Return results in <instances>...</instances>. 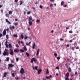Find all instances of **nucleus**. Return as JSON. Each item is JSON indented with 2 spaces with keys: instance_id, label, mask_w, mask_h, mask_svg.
Here are the masks:
<instances>
[{
  "instance_id": "nucleus-1",
  "label": "nucleus",
  "mask_w": 80,
  "mask_h": 80,
  "mask_svg": "<svg viewBox=\"0 0 80 80\" xmlns=\"http://www.w3.org/2000/svg\"><path fill=\"white\" fill-rule=\"evenodd\" d=\"M65 76H66V78H65V80H69V73L67 72L65 74Z\"/></svg>"
},
{
  "instance_id": "nucleus-2",
  "label": "nucleus",
  "mask_w": 80,
  "mask_h": 80,
  "mask_svg": "<svg viewBox=\"0 0 80 80\" xmlns=\"http://www.w3.org/2000/svg\"><path fill=\"white\" fill-rule=\"evenodd\" d=\"M33 61H34V62H36L37 61V60L34 58H32V59H31L30 60V62L31 63H33Z\"/></svg>"
},
{
  "instance_id": "nucleus-3",
  "label": "nucleus",
  "mask_w": 80,
  "mask_h": 80,
  "mask_svg": "<svg viewBox=\"0 0 80 80\" xmlns=\"http://www.w3.org/2000/svg\"><path fill=\"white\" fill-rule=\"evenodd\" d=\"M19 72H20V73L22 74L25 73V71H24V69L23 68H21V69L19 71Z\"/></svg>"
},
{
  "instance_id": "nucleus-4",
  "label": "nucleus",
  "mask_w": 80,
  "mask_h": 80,
  "mask_svg": "<svg viewBox=\"0 0 80 80\" xmlns=\"http://www.w3.org/2000/svg\"><path fill=\"white\" fill-rule=\"evenodd\" d=\"M8 52H7V51L5 50L4 51L3 54V56H6V55H8Z\"/></svg>"
},
{
  "instance_id": "nucleus-5",
  "label": "nucleus",
  "mask_w": 80,
  "mask_h": 80,
  "mask_svg": "<svg viewBox=\"0 0 80 80\" xmlns=\"http://www.w3.org/2000/svg\"><path fill=\"white\" fill-rule=\"evenodd\" d=\"M6 29H4V30L3 32H2V34L3 35V36H4L6 35Z\"/></svg>"
},
{
  "instance_id": "nucleus-6",
  "label": "nucleus",
  "mask_w": 80,
  "mask_h": 80,
  "mask_svg": "<svg viewBox=\"0 0 80 80\" xmlns=\"http://www.w3.org/2000/svg\"><path fill=\"white\" fill-rule=\"evenodd\" d=\"M8 41H7V40H6V42H5V45H6V47L7 48H8V45L7 44L8 43Z\"/></svg>"
},
{
  "instance_id": "nucleus-7",
  "label": "nucleus",
  "mask_w": 80,
  "mask_h": 80,
  "mask_svg": "<svg viewBox=\"0 0 80 80\" xmlns=\"http://www.w3.org/2000/svg\"><path fill=\"white\" fill-rule=\"evenodd\" d=\"M38 74H40L41 73V72L42 71V70L41 69H39V70H38Z\"/></svg>"
},
{
  "instance_id": "nucleus-8",
  "label": "nucleus",
  "mask_w": 80,
  "mask_h": 80,
  "mask_svg": "<svg viewBox=\"0 0 80 80\" xmlns=\"http://www.w3.org/2000/svg\"><path fill=\"white\" fill-rule=\"evenodd\" d=\"M14 52L15 53H18V52H19V51L18 49L15 48L14 49Z\"/></svg>"
},
{
  "instance_id": "nucleus-9",
  "label": "nucleus",
  "mask_w": 80,
  "mask_h": 80,
  "mask_svg": "<svg viewBox=\"0 0 80 80\" xmlns=\"http://www.w3.org/2000/svg\"><path fill=\"white\" fill-rule=\"evenodd\" d=\"M70 49L72 51H74V48L72 46H71V45H70Z\"/></svg>"
},
{
  "instance_id": "nucleus-10",
  "label": "nucleus",
  "mask_w": 80,
  "mask_h": 80,
  "mask_svg": "<svg viewBox=\"0 0 80 80\" xmlns=\"http://www.w3.org/2000/svg\"><path fill=\"white\" fill-rule=\"evenodd\" d=\"M10 55H13V51L11 49H10Z\"/></svg>"
},
{
  "instance_id": "nucleus-11",
  "label": "nucleus",
  "mask_w": 80,
  "mask_h": 80,
  "mask_svg": "<svg viewBox=\"0 0 80 80\" xmlns=\"http://www.w3.org/2000/svg\"><path fill=\"white\" fill-rule=\"evenodd\" d=\"M38 66H36L35 67V68H34V67H33V69L34 70V69H36V70L38 71Z\"/></svg>"
},
{
  "instance_id": "nucleus-12",
  "label": "nucleus",
  "mask_w": 80,
  "mask_h": 80,
  "mask_svg": "<svg viewBox=\"0 0 80 80\" xmlns=\"http://www.w3.org/2000/svg\"><path fill=\"white\" fill-rule=\"evenodd\" d=\"M7 72H5L4 73L3 77L4 78L6 77V76L7 75Z\"/></svg>"
},
{
  "instance_id": "nucleus-13",
  "label": "nucleus",
  "mask_w": 80,
  "mask_h": 80,
  "mask_svg": "<svg viewBox=\"0 0 80 80\" xmlns=\"http://www.w3.org/2000/svg\"><path fill=\"white\" fill-rule=\"evenodd\" d=\"M68 71L69 72H72V70H71V68L70 67L68 69Z\"/></svg>"
},
{
  "instance_id": "nucleus-14",
  "label": "nucleus",
  "mask_w": 80,
  "mask_h": 80,
  "mask_svg": "<svg viewBox=\"0 0 80 80\" xmlns=\"http://www.w3.org/2000/svg\"><path fill=\"white\" fill-rule=\"evenodd\" d=\"M32 20V16H30V17H29V21H31Z\"/></svg>"
},
{
  "instance_id": "nucleus-15",
  "label": "nucleus",
  "mask_w": 80,
  "mask_h": 80,
  "mask_svg": "<svg viewBox=\"0 0 80 80\" xmlns=\"http://www.w3.org/2000/svg\"><path fill=\"white\" fill-rule=\"evenodd\" d=\"M34 45H33V47H32V48L33 49H35V47H36V44H35V43H34Z\"/></svg>"
},
{
  "instance_id": "nucleus-16",
  "label": "nucleus",
  "mask_w": 80,
  "mask_h": 80,
  "mask_svg": "<svg viewBox=\"0 0 80 80\" xmlns=\"http://www.w3.org/2000/svg\"><path fill=\"white\" fill-rule=\"evenodd\" d=\"M20 38L22 39H24V35H23V34H21V35H20Z\"/></svg>"
},
{
  "instance_id": "nucleus-17",
  "label": "nucleus",
  "mask_w": 80,
  "mask_h": 80,
  "mask_svg": "<svg viewBox=\"0 0 80 80\" xmlns=\"http://www.w3.org/2000/svg\"><path fill=\"white\" fill-rule=\"evenodd\" d=\"M32 22L31 21L29 22V26H31L32 25Z\"/></svg>"
},
{
  "instance_id": "nucleus-18",
  "label": "nucleus",
  "mask_w": 80,
  "mask_h": 80,
  "mask_svg": "<svg viewBox=\"0 0 80 80\" xmlns=\"http://www.w3.org/2000/svg\"><path fill=\"white\" fill-rule=\"evenodd\" d=\"M6 22H8L9 24H10V22L9 21H8V20L7 19H6Z\"/></svg>"
},
{
  "instance_id": "nucleus-19",
  "label": "nucleus",
  "mask_w": 80,
  "mask_h": 80,
  "mask_svg": "<svg viewBox=\"0 0 80 80\" xmlns=\"http://www.w3.org/2000/svg\"><path fill=\"white\" fill-rule=\"evenodd\" d=\"M23 49L25 51H27V48H26V46H24V47H23Z\"/></svg>"
},
{
  "instance_id": "nucleus-20",
  "label": "nucleus",
  "mask_w": 80,
  "mask_h": 80,
  "mask_svg": "<svg viewBox=\"0 0 80 80\" xmlns=\"http://www.w3.org/2000/svg\"><path fill=\"white\" fill-rule=\"evenodd\" d=\"M64 4V1L61 2V6H63V4Z\"/></svg>"
},
{
  "instance_id": "nucleus-21",
  "label": "nucleus",
  "mask_w": 80,
  "mask_h": 80,
  "mask_svg": "<svg viewBox=\"0 0 80 80\" xmlns=\"http://www.w3.org/2000/svg\"><path fill=\"white\" fill-rule=\"evenodd\" d=\"M39 49H38L37 50V53H36V55H37L38 56V55H39Z\"/></svg>"
},
{
  "instance_id": "nucleus-22",
  "label": "nucleus",
  "mask_w": 80,
  "mask_h": 80,
  "mask_svg": "<svg viewBox=\"0 0 80 80\" xmlns=\"http://www.w3.org/2000/svg\"><path fill=\"white\" fill-rule=\"evenodd\" d=\"M9 61V58L8 57L6 59H5V61L8 62Z\"/></svg>"
},
{
  "instance_id": "nucleus-23",
  "label": "nucleus",
  "mask_w": 80,
  "mask_h": 80,
  "mask_svg": "<svg viewBox=\"0 0 80 80\" xmlns=\"http://www.w3.org/2000/svg\"><path fill=\"white\" fill-rule=\"evenodd\" d=\"M49 72H48V69H47V72H46V74H48L49 73Z\"/></svg>"
},
{
  "instance_id": "nucleus-24",
  "label": "nucleus",
  "mask_w": 80,
  "mask_h": 80,
  "mask_svg": "<svg viewBox=\"0 0 80 80\" xmlns=\"http://www.w3.org/2000/svg\"><path fill=\"white\" fill-rule=\"evenodd\" d=\"M5 16L7 17H8L9 16V14L8 13H6L5 14Z\"/></svg>"
},
{
  "instance_id": "nucleus-25",
  "label": "nucleus",
  "mask_w": 80,
  "mask_h": 80,
  "mask_svg": "<svg viewBox=\"0 0 80 80\" xmlns=\"http://www.w3.org/2000/svg\"><path fill=\"white\" fill-rule=\"evenodd\" d=\"M24 39H27L28 38V37H27V36L25 35V36H24Z\"/></svg>"
},
{
  "instance_id": "nucleus-26",
  "label": "nucleus",
  "mask_w": 80,
  "mask_h": 80,
  "mask_svg": "<svg viewBox=\"0 0 80 80\" xmlns=\"http://www.w3.org/2000/svg\"><path fill=\"white\" fill-rule=\"evenodd\" d=\"M26 55L27 57H29L30 56L29 54L27 52H26Z\"/></svg>"
},
{
  "instance_id": "nucleus-27",
  "label": "nucleus",
  "mask_w": 80,
  "mask_h": 80,
  "mask_svg": "<svg viewBox=\"0 0 80 80\" xmlns=\"http://www.w3.org/2000/svg\"><path fill=\"white\" fill-rule=\"evenodd\" d=\"M10 64H8V70H9V69H10Z\"/></svg>"
},
{
  "instance_id": "nucleus-28",
  "label": "nucleus",
  "mask_w": 80,
  "mask_h": 80,
  "mask_svg": "<svg viewBox=\"0 0 80 80\" xmlns=\"http://www.w3.org/2000/svg\"><path fill=\"white\" fill-rule=\"evenodd\" d=\"M20 51L21 52H22V53L24 52V51L23 49H20Z\"/></svg>"
},
{
  "instance_id": "nucleus-29",
  "label": "nucleus",
  "mask_w": 80,
  "mask_h": 80,
  "mask_svg": "<svg viewBox=\"0 0 80 80\" xmlns=\"http://www.w3.org/2000/svg\"><path fill=\"white\" fill-rule=\"evenodd\" d=\"M13 36L14 37H18V36H17V34H14V35H13Z\"/></svg>"
},
{
  "instance_id": "nucleus-30",
  "label": "nucleus",
  "mask_w": 80,
  "mask_h": 80,
  "mask_svg": "<svg viewBox=\"0 0 80 80\" xmlns=\"http://www.w3.org/2000/svg\"><path fill=\"white\" fill-rule=\"evenodd\" d=\"M18 25V22H15V23H14V26H17Z\"/></svg>"
},
{
  "instance_id": "nucleus-31",
  "label": "nucleus",
  "mask_w": 80,
  "mask_h": 80,
  "mask_svg": "<svg viewBox=\"0 0 80 80\" xmlns=\"http://www.w3.org/2000/svg\"><path fill=\"white\" fill-rule=\"evenodd\" d=\"M42 8H43V6H42V5H40V8H41V9H42Z\"/></svg>"
},
{
  "instance_id": "nucleus-32",
  "label": "nucleus",
  "mask_w": 80,
  "mask_h": 80,
  "mask_svg": "<svg viewBox=\"0 0 80 80\" xmlns=\"http://www.w3.org/2000/svg\"><path fill=\"white\" fill-rule=\"evenodd\" d=\"M15 46H16V47H17V48L19 47V46L18 45V44H16V45H15Z\"/></svg>"
},
{
  "instance_id": "nucleus-33",
  "label": "nucleus",
  "mask_w": 80,
  "mask_h": 80,
  "mask_svg": "<svg viewBox=\"0 0 80 80\" xmlns=\"http://www.w3.org/2000/svg\"><path fill=\"white\" fill-rule=\"evenodd\" d=\"M73 45L74 46H77V43L76 42H75L74 43Z\"/></svg>"
},
{
  "instance_id": "nucleus-34",
  "label": "nucleus",
  "mask_w": 80,
  "mask_h": 80,
  "mask_svg": "<svg viewBox=\"0 0 80 80\" xmlns=\"http://www.w3.org/2000/svg\"><path fill=\"white\" fill-rule=\"evenodd\" d=\"M31 14V12H27V14L28 15H29Z\"/></svg>"
},
{
  "instance_id": "nucleus-35",
  "label": "nucleus",
  "mask_w": 80,
  "mask_h": 80,
  "mask_svg": "<svg viewBox=\"0 0 80 80\" xmlns=\"http://www.w3.org/2000/svg\"><path fill=\"white\" fill-rule=\"evenodd\" d=\"M23 3V1H20V3L19 5H21Z\"/></svg>"
},
{
  "instance_id": "nucleus-36",
  "label": "nucleus",
  "mask_w": 80,
  "mask_h": 80,
  "mask_svg": "<svg viewBox=\"0 0 80 80\" xmlns=\"http://www.w3.org/2000/svg\"><path fill=\"white\" fill-rule=\"evenodd\" d=\"M46 78L47 79H49L50 78V77L48 76H46Z\"/></svg>"
},
{
  "instance_id": "nucleus-37",
  "label": "nucleus",
  "mask_w": 80,
  "mask_h": 80,
  "mask_svg": "<svg viewBox=\"0 0 80 80\" xmlns=\"http://www.w3.org/2000/svg\"><path fill=\"white\" fill-rule=\"evenodd\" d=\"M12 77H14V73H13L12 74Z\"/></svg>"
},
{
  "instance_id": "nucleus-38",
  "label": "nucleus",
  "mask_w": 80,
  "mask_h": 80,
  "mask_svg": "<svg viewBox=\"0 0 80 80\" xmlns=\"http://www.w3.org/2000/svg\"><path fill=\"white\" fill-rule=\"evenodd\" d=\"M13 66H14V65H13L12 64H10V67H13Z\"/></svg>"
},
{
  "instance_id": "nucleus-39",
  "label": "nucleus",
  "mask_w": 80,
  "mask_h": 80,
  "mask_svg": "<svg viewBox=\"0 0 80 80\" xmlns=\"http://www.w3.org/2000/svg\"><path fill=\"white\" fill-rule=\"evenodd\" d=\"M56 69L59 70V68L57 66L56 67Z\"/></svg>"
},
{
  "instance_id": "nucleus-40",
  "label": "nucleus",
  "mask_w": 80,
  "mask_h": 80,
  "mask_svg": "<svg viewBox=\"0 0 80 80\" xmlns=\"http://www.w3.org/2000/svg\"><path fill=\"white\" fill-rule=\"evenodd\" d=\"M40 20H36V22H40Z\"/></svg>"
},
{
  "instance_id": "nucleus-41",
  "label": "nucleus",
  "mask_w": 80,
  "mask_h": 80,
  "mask_svg": "<svg viewBox=\"0 0 80 80\" xmlns=\"http://www.w3.org/2000/svg\"><path fill=\"white\" fill-rule=\"evenodd\" d=\"M57 53H55L54 54V56L55 57H56L57 56Z\"/></svg>"
},
{
  "instance_id": "nucleus-42",
  "label": "nucleus",
  "mask_w": 80,
  "mask_h": 80,
  "mask_svg": "<svg viewBox=\"0 0 80 80\" xmlns=\"http://www.w3.org/2000/svg\"><path fill=\"white\" fill-rule=\"evenodd\" d=\"M69 33H72V31H69Z\"/></svg>"
},
{
  "instance_id": "nucleus-43",
  "label": "nucleus",
  "mask_w": 80,
  "mask_h": 80,
  "mask_svg": "<svg viewBox=\"0 0 80 80\" xmlns=\"http://www.w3.org/2000/svg\"><path fill=\"white\" fill-rule=\"evenodd\" d=\"M79 49V47L78 46H77L76 47V49Z\"/></svg>"
},
{
  "instance_id": "nucleus-44",
  "label": "nucleus",
  "mask_w": 80,
  "mask_h": 80,
  "mask_svg": "<svg viewBox=\"0 0 80 80\" xmlns=\"http://www.w3.org/2000/svg\"><path fill=\"white\" fill-rule=\"evenodd\" d=\"M18 0H15L14 2H15L16 3H17L18 2Z\"/></svg>"
},
{
  "instance_id": "nucleus-45",
  "label": "nucleus",
  "mask_w": 80,
  "mask_h": 80,
  "mask_svg": "<svg viewBox=\"0 0 80 80\" xmlns=\"http://www.w3.org/2000/svg\"><path fill=\"white\" fill-rule=\"evenodd\" d=\"M6 38H7V39H8V35H6Z\"/></svg>"
},
{
  "instance_id": "nucleus-46",
  "label": "nucleus",
  "mask_w": 80,
  "mask_h": 80,
  "mask_svg": "<svg viewBox=\"0 0 80 80\" xmlns=\"http://www.w3.org/2000/svg\"><path fill=\"white\" fill-rule=\"evenodd\" d=\"M50 7H52L53 4H50Z\"/></svg>"
},
{
  "instance_id": "nucleus-47",
  "label": "nucleus",
  "mask_w": 80,
  "mask_h": 80,
  "mask_svg": "<svg viewBox=\"0 0 80 80\" xmlns=\"http://www.w3.org/2000/svg\"><path fill=\"white\" fill-rule=\"evenodd\" d=\"M63 40V39H62V38H60V41H62Z\"/></svg>"
},
{
  "instance_id": "nucleus-48",
  "label": "nucleus",
  "mask_w": 80,
  "mask_h": 80,
  "mask_svg": "<svg viewBox=\"0 0 80 80\" xmlns=\"http://www.w3.org/2000/svg\"><path fill=\"white\" fill-rule=\"evenodd\" d=\"M3 36L2 34L0 33V37H1Z\"/></svg>"
},
{
  "instance_id": "nucleus-49",
  "label": "nucleus",
  "mask_w": 80,
  "mask_h": 80,
  "mask_svg": "<svg viewBox=\"0 0 80 80\" xmlns=\"http://www.w3.org/2000/svg\"><path fill=\"white\" fill-rule=\"evenodd\" d=\"M19 61V58H16V61L18 62Z\"/></svg>"
},
{
  "instance_id": "nucleus-50",
  "label": "nucleus",
  "mask_w": 80,
  "mask_h": 80,
  "mask_svg": "<svg viewBox=\"0 0 80 80\" xmlns=\"http://www.w3.org/2000/svg\"><path fill=\"white\" fill-rule=\"evenodd\" d=\"M20 42H21V43L22 44H24V42H23V41H20Z\"/></svg>"
},
{
  "instance_id": "nucleus-51",
  "label": "nucleus",
  "mask_w": 80,
  "mask_h": 80,
  "mask_svg": "<svg viewBox=\"0 0 80 80\" xmlns=\"http://www.w3.org/2000/svg\"><path fill=\"white\" fill-rule=\"evenodd\" d=\"M11 62L12 63H14V61H12V60H11Z\"/></svg>"
},
{
  "instance_id": "nucleus-52",
  "label": "nucleus",
  "mask_w": 80,
  "mask_h": 80,
  "mask_svg": "<svg viewBox=\"0 0 80 80\" xmlns=\"http://www.w3.org/2000/svg\"><path fill=\"white\" fill-rule=\"evenodd\" d=\"M60 58L59 57H57V59H58V60H59V59H60Z\"/></svg>"
},
{
  "instance_id": "nucleus-53",
  "label": "nucleus",
  "mask_w": 80,
  "mask_h": 80,
  "mask_svg": "<svg viewBox=\"0 0 80 80\" xmlns=\"http://www.w3.org/2000/svg\"><path fill=\"white\" fill-rule=\"evenodd\" d=\"M54 1V0H50V2H53Z\"/></svg>"
},
{
  "instance_id": "nucleus-54",
  "label": "nucleus",
  "mask_w": 80,
  "mask_h": 80,
  "mask_svg": "<svg viewBox=\"0 0 80 80\" xmlns=\"http://www.w3.org/2000/svg\"><path fill=\"white\" fill-rule=\"evenodd\" d=\"M29 44H30L28 43H26V45L28 46H29Z\"/></svg>"
},
{
  "instance_id": "nucleus-55",
  "label": "nucleus",
  "mask_w": 80,
  "mask_h": 80,
  "mask_svg": "<svg viewBox=\"0 0 80 80\" xmlns=\"http://www.w3.org/2000/svg\"><path fill=\"white\" fill-rule=\"evenodd\" d=\"M38 4V1H36V2L35 3V4H36V5Z\"/></svg>"
},
{
  "instance_id": "nucleus-56",
  "label": "nucleus",
  "mask_w": 80,
  "mask_h": 80,
  "mask_svg": "<svg viewBox=\"0 0 80 80\" xmlns=\"http://www.w3.org/2000/svg\"><path fill=\"white\" fill-rule=\"evenodd\" d=\"M69 47V44H68L67 45V47Z\"/></svg>"
},
{
  "instance_id": "nucleus-57",
  "label": "nucleus",
  "mask_w": 80,
  "mask_h": 80,
  "mask_svg": "<svg viewBox=\"0 0 80 80\" xmlns=\"http://www.w3.org/2000/svg\"><path fill=\"white\" fill-rule=\"evenodd\" d=\"M72 40H70V42L72 43Z\"/></svg>"
},
{
  "instance_id": "nucleus-58",
  "label": "nucleus",
  "mask_w": 80,
  "mask_h": 80,
  "mask_svg": "<svg viewBox=\"0 0 80 80\" xmlns=\"http://www.w3.org/2000/svg\"><path fill=\"white\" fill-rule=\"evenodd\" d=\"M63 7H64L66 8V7H67V5H64V6H63Z\"/></svg>"
},
{
  "instance_id": "nucleus-59",
  "label": "nucleus",
  "mask_w": 80,
  "mask_h": 80,
  "mask_svg": "<svg viewBox=\"0 0 80 80\" xmlns=\"http://www.w3.org/2000/svg\"><path fill=\"white\" fill-rule=\"evenodd\" d=\"M15 79H16L17 80H18V79H19V78H16Z\"/></svg>"
},
{
  "instance_id": "nucleus-60",
  "label": "nucleus",
  "mask_w": 80,
  "mask_h": 80,
  "mask_svg": "<svg viewBox=\"0 0 80 80\" xmlns=\"http://www.w3.org/2000/svg\"><path fill=\"white\" fill-rule=\"evenodd\" d=\"M75 75H77L78 74V72H76L75 73Z\"/></svg>"
},
{
  "instance_id": "nucleus-61",
  "label": "nucleus",
  "mask_w": 80,
  "mask_h": 80,
  "mask_svg": "<svg viewBox=\"0 0 80 80\" xmlns=\"http://www.w3.org/2000/svg\"><path fill=\"white\" fill-rule=\"evenodd\" d=\"M68 65V63H66V64H65V66H67Z\"/></svg>"
},
{
  "instance_id": "nucleus-62",
  "label": "nucleus",
  "mask_w": 80,
  "mask_h": 80,
  "mask_svg": "<svg viewBox=\"0 0 80 80\" xmlns=\"http://www.w3.org/2000/svg\"><path fill=\"white\" fill-rule=\"evenodd\" d=\"M12 29H14V26H13L12 27Z\"/></svg>"
},
{
  "instance_id": "nucleus-63",
  "label": "nucleus",
  "mask_w": 80,
  "mask_h": 80,
  "mask_svg": "<svg viewBox=\"0 0 80 80\" xmlns=\"http://www.w3.org/2000/svg\"><path fill=\"white\" fill-rule=\"evenodd\" d=\"M9 30L8 28L7 29H6L7 31H8V30Z\"/></svg>"
},
{
  "instance_id": "nucleus-64",
  "label": "nucleus",
  "mask_w": 80,
  "mask_h": 80,
  "mask_svg": "<svg viewBox=\"0 0 80 80\" xmlns=\"http://www.w3.org/2000/svg\"><path fill=\"white\" fill-rule=\"evenodd\" d=\"M49 7L48 6V7H47V9H48H48H49Z\"/></svg>"
}]
</instances>
